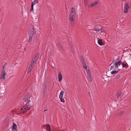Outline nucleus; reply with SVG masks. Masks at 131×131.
<instances>
[{
    "label": "nucleus",
    "instance_id": "nucleus-26",
    "mask_svg": "<svg viewBox=\"0 0 131 131\" xmlns=\"http://www.w3.org/2000/svg\"><path fill=\"white\" fill-rule=\"evenodd\" d=\"M85 70L86 71L88 74V77L89 76H91V74L89 69H86Z\"/></svg>",
    "mask_w": 131,
    "mask_h": 131
},
{
    "label": "nucleus",
    "instance_id": "nucleus-24",
    "mask_svg": "<svg viewBox=\"0 0 131 131\" xmlns=\"http://www.w3.org/2000/svg\"><path fill=\"white\" fill-rule=\"evenodd\" d=\"M122 67L123 68H124L126 67L128 68V66L127 63H125L124 62L122 63Z\"/></svg>",
    "mask_w": 131,
    "mask_h": 131
},
{
    "label": "nucleus",
    "instance_id": "nucleus-23",
    "mask_svg": "<svg viewBox=\"0 0 131 131\" xmlns=\"http://www.w3.org/2000/svg\"><path fill=\"white\" fill-rule=\"evenodd\" d=\"M39 56V53H37V54L34 56L33 58H34L37 61Z\"/></svg>",
    "mask_w": 131,
    "mask_h": 131
},
{
    "label": "nucleus",
    "instance_id": "nucleus-42",
    "mask_svg": "<svg viewBox=\"0 0 131 131\" xmlns=\"http://www.w3.org/2000/svg\"><path fill=\"white\" fill-rule=\"evenodd\" d=\"M101 32H104V31H103V30H102L101 31Z\"/></svg>",
    "mask_w": 131,
    "mask_h": 131
},
{
    "label": "nucleus",
    "instance_id": "nucleus-29",
    "mask_svg": "<svg viewBox=\"0 0 131 131\" xmlns=\"http://www.w3.org/2000/svg\"><path fill=\"white\" fill-rule=\"evenodd\" d=\"M63 93H64V92L63 91H61L60 93V94H59V98H60L61 97H62Z\"/></svg>",
    "mask_w": 131,
    "mask_h": 131
},
{
    "label": "nucleus",
    "instance_id": "nucleus-46",
    "mask_svg": "<svg viewBox=\"0 0 131 131\" xmlns=\"http://www.w3.org/2000/svg\"><path fill=\"white\" fill-rule=\"evenodd\" d=\"M47 110H45L44 111H47Z\"/></svg>",
    "mask_w": 131,
    "mask_h": 131
},
{
    "label": "nucleus",
    "instance_id": "nucleus-35",
    "mask_svg": "<svg viewBox=\"0 0 131 131\" xmlns=\"http://www.w3.org/2000/svg\"><path fill=\"white\" fill-rule=\"evenodd\" d=\"M124 111H121L119 112V115L120 116L124 114Z\"/></svg>",
    "mask_w": 131,
    "mask_h": 131
},
{
    "label": "nucleus",
    "instance_id": "nucleus-34",
    "mask_svg": "<svg viewBox=\"0 0 131 131\" xmlns=\"http://www.w3.org/2000/svg\"><path fill=\"white\" fill-rule=\"evenodd\" d=\"M116 62L119 66H120L121 64H122V63L121 61H118Z\"/></svg>",
    "mask_w": 131,
    "mask_h": 131
},
{
    "label": "nucleus",
    "instance_id": "nucleus-2",
    "mask_svg": "<svg viewBox=\"0 0 131 131\" xmlns=\"http://www.w3.org/2000/svg\"><path fill=\"white\" fill-rule=\"evenodd\" d=\"M36 29L32 26V28H31L30 30L28 32L29 38L28 39V42L29 43H30L32 39L33 35H35L36 34Z\"/></svg>",
    "mask_w": 131,
    "mask_h": 131
},
{
    "label": "nucleus",
    "instance_id": "nucleus-7",
    "mask_svg": "<svg viewBox=\"0 0 131 131\" xmlns=\"http://www.w3.org/2000/svg\"><path fill=\"white\" fill-rule=\"evenodd\" d=\"M129 9V5L128 2L125 3L124 5V13H127Z\"/></svg>",
    "mask_w": 131,
    "mask_h": 131
},
{
    "label": "nucleus",
    "instance_id": "nucleus-47",
    "mask_svg": "<svg viewBox=\"0 0 131 131\" xmlns=\"http://www.w3.org/2000/svg\"><path fill=\"white\" fill-rule=\"evenodd\" d=\"M129 55H130V56H131V54H129Z\"/></svg>",
    "mask_w": 131,
    "mask_h": 131
},
{
    "label": "nucleus",
    "instance_id": "nucleus-6",
    "mask_svg": "<svg viewBox=\"0 0 131 131\" xmlns=\"http://www.w3.org/2000/svg\"><path fill=\"white\" fill-rule=\"evenodd\" d=\"M102 29V26L100 25H98L95 26L94 29H91V30H94L97 32Z\"/></svg>",
    "mask_w": 131,
    "mask_h": 131
},
{
    "label": "nucleus",
    "instance_id": "nucleus-22",
    "mask_svg": "<svg viewBox=\"0 0 131 131\" xmlns=\"http://www.w3.org/2000/svg\"><path fill=\"white\" fill-rule=\"evenodd\" d=\"M79 111L80 113L82 115H83L85 113V111L84 109L83 108H81L79 110Z\"/></svg>",
    "mask_w": 131,
    "mask_h": 131
},
{
    "label": "nucleus",
    "instance_id": "nucleus-12",
    "mask_svg": "<svg viewBox=\"0 0 131 131\" xmlns=\"http://www.w3.org/2000/svg\"><path fill=\"white\" fill-rule=\"evenodd\" d=\"M75 15L70 14L69 16V20L70 21H74V18Z\"/></svg>",
    "mask_w": 131,
    "mask_h": 131
},
{
    "label": "nucleus",
    "instance_id": "nucleus-32",
    "mask_svg": "<svg viewBox=\"0 0 131 131\" xmlns=\"http://www.w3.org/2000/svg\"><path fill=\"white\" fill-rule=\"evenodd\" d=\"M81 60L82 62H85L84 58L83 56H81Z\"/></svg>",
    "mask_w": 131,
    "mask_h": 131
},
{
    "label": "nucleus",
    "instance_id": "nucleus-41",
    "mask_svg": "<svg viewBox=\"0 0 131 131\" xmlns=\"http://www.w3.org/2000/svg\"><path fill=\"white\" fill-rule=\"evenodd\" d=\"M90 92H88V94L89 95V96H90Z\"/></svg>",
    "mask_w": 131,
    "mask_h": 131
},
{
    "label": "nucleus",
    "instance_id": "nucleus-4",
    "mask_svg": "<svg viewBox=\"0 0 131 131\" xmlns=\"http://www.w3.org/2000/svg\"><path fill=\"white\" fill-rule=\"evenodd\" d=\"M34 14H33L32 16V19H34L35 20V21L38 20V16L39 14V12H40L39 10L38 9L37 10L36 13V11L34 9Z\"/></svg>",
    "mask_w": 131,
    "mask_h": 131
},
{
    "label": "nucleus",
    "instance_id": "nucleus-11",
    "mask_svg": "<svg viewBox=\"0 0 131 131\" xmlns=\"http://www.w3.org/2000/svg\"><path fill=\"white\" fill-rule=\"evenodd\" d=\"M12 127V130L13 131H17V125L14 123H13Z\"/></svg>",
    "mask_w": 131,
    "mask_h": 131
},
{
    "label": "nucleus",
    "instance_id": "nucleus-19",
    "mask_svg": "<svg viewBox=\"0 0 131 131\" xmlns=\"http://www.w3.org/2000/svg\"><path fill=\"white\" fill-rule=\"evenodd\" d=\"M58 81L59 82L61 81L62 80V76L61 74V73L59 72L58 75Z\"/></svg>",
    "mask_w": 131,
    "mask_h": 131
},
{
    "label": "nucleus",
    "instance_id": "nucleus-1",
    "mask_svg": "<svg viewBox=\"0 0 131 131\" xmlns=\"http://www.w3.org/2000/svg\"><path fill=\"white\" fill-rule=\"evenodd\" d=\"M21 107L17 111V113L18 114H22L26 113L27 111L30 109L32 107L31 104L30 105H27L21 106Z\"/></svg>",
    "mask_w": 131,
    "mask_h": 131
},
{
    "label": "nucleus",
    "instance_id": "nucleus-5",
    "mask_svg": "<svg viewBox=\"0 0 131 131\" xmlns=\"http://www.w3.org/2000/svg\"><path fill=\"white\" fill-rule=\"evenodd\" d=\"M110 71H111V74H114L117 73L118 70L115 67H114V66H111L110 68Z\"/></svg>",
    "mask_w": 131,
    "mask_h": 131
},
{
    "label": "nucleus",
    "instance_id": "nucleus-20",
    "mask_svg": "<svg viewBox=\"0 0 131 131\" xmlns=\"http://www.w3.org/2000/svg\"><path fill=\"white\" fill-rule=\"evenodd\" d=\"M70 14H72L76 15V14L75 10V8H73V7L72 8V9H71V12Z\"/></svg>",
    "mask_w": 131,
    "mask_h": 131
},
{
    "label": "nucleus",
    "instance_id": "nucleus-45",
    "mask_svg": "<svg viewBox=\"0 0 131 131\" xmlns=\"http://www.w3.org/2000/svg\"><path fill=\"white\" fill-rule=\"evenodd\" d=\"M24 50L25 51L26 50V48H25L24 49Z\"/></svg>",
    "mask_w": 131,
    "mask_h": 131
},
{
    "label": "nucleus",
    "instance_id": "nucleus-10",
    "mask_svg": "<svg viewBox=\"0 0 131 131\" xmlns=\"http://www.w3.org/2000/svg\"><path fill=\"white\" fill-rule=\"evenodd\" d=\"M112 63H113V65L114 66V67H115L116 69H117V70L118 71L120 70V69H118V64L117 63V62L115 61L114 60H113V61L112 62V63L110 64V65L112 64Z\"/></svg>",
    "mask_w": 131,
    "mask_h": 131
},
{
    "label": "nucleus",
    "instance_id": "nucleus-39",
    "mask_svg": "<svg viewBox=\"0 0 131 131\" xmlns=\"http://www.w3.org/2000/svg\"><path fill=\"white\" fill-rule=\"evenodd\" d=\"M6 64H7V63H5L4 64L3 66V71H4V69L5 68V66Z\"/></svg>",
    "mask_w": 131,
    "mask_h": 131
},
{
    "label": "nucleus",
    "instance_id": "nucleus-30",
    "mask_svg": "<svg viewBox=\"0 0 131 131\" xmlns=\"http://www.w3.org/2000/svg\"><path fill=\"white\" fill-rule=\"evenodd\" d=\"M122 93V92H118L117 94V97L118 98L121 96V94Z\"/></svg>",
    "mask_w": 131,
    "mask_h": 131
},
{
    "label": "nucleus",
    "instance_id": "nucleus-15",
    "mask_svg": "<svg viewBox=\"0 0 131 131\" xmlns=\"http://www.w3.org/2000/svg\"><path fill=\"white\" fill-rule=\"evenodd\" d=\"M98 3V2L96 1L94 2L93 3L91 4H90L89 7L90 8H91L94 6H95L96 4Z\"/></svg>",
    "mask_w": 131,
    "mask_h": 131
},
{
    "label": "nucleus",
    "instance_id": "nucleus-36",
    "mask_svg": "<svg viewBox=\"0 0 131 131\" xmlns=\"http://www.w3.org/2000/svg\"><path fill=\"white\" fill-rule=\"evenodd\" d=\"M88 0H84V2L85 5L86 6L88 4Z\"/></svg>",
    "mask_w": 131,
    "mask_h": 131
},
{
    "label": "nucleus",
    "instance_id": "nucleus-27",
    "mask_svg": "<svg viewBox=\"0 0 131 131\" xmlns=\"http://www.w3.org/2000/svg\"><path fill=\"white\" fill-rule=\"evenodd\" d=\"M47 86L45 85L44 88V90L43 91V93L44 94V95H45V93L46 94L47 89Z\"/></svg>",
    "mask_w": 131,
    "mask_h": 131
},
{
    "label": "nucleus",
    "instance_id": "nucleus-38",
    "mask_svg": "<svg viewBox=\"0 0 131 131\" xmlns=\"http://www.w3.org/2000/svg\"><path fill=\"white\" fill-rule=\"evenodd\" d=\"M71 49L72 50L73 53H75V51H74V48L73 47H71Z\"/></svg>",
    "mask_w": 131,
    "mask_h": 131
},
{
    "label": "nucleus",
    "instance_id": "nucleus-9",
    "mask_svg": "<svg viewBox=\"0 0 131 131\" xmlns=\"http://www.w3.org/2000/svg\"><path fill=\"white\" fill-rule=\"evenodd\" d=\"M38 0H34L33 2H32L31 3V9H30V11L31 12L33 11V6L34 4L36 3H38Z\"/></svg>",
    "mask_w": 131,
    "mask_h": 131
},
{
    "label": "nucleus",
    "instance_id": "nucleus-40",
    "mask_svg": "<svg viewBox=\"0 0 131 131\" xmlns=\"http://www.w3.org/2000/svg\"><path fill=\"white\" fill-rule=\"evenodd\" d=\"M131 8V4H130V5H129V9Z\"/></svg>",
    "mask_w": 131,
    "mask_h": 131
},
{
    "label": "nucleus",
    "instance_id": "nucleus-8",
    "mask_svg": "<svg viewBox=\"0 0 131 131\" xmlns=\"http://www.w3.org/2000/svg\"><path fill=\"white\" fill-rule=\"evenodd\" d=\"M102 78L104 79V81H108L110 80L111 78L110 76H108L106 75H103L102 77Z\"/></svg>",
    "mask_w": 131,
    "mask_h": 131
},
{
    "label": "nucleus",
    "instance_id": "nucleus-18",
    "mask_svg": "<svg viewBox=\"0 0 131 131\" xmlns=\"http://www.w3.org/2000/svg\"><path fill=\"white\" fill-rule=\"evenodd\" d=\"M36 61L37 60H36L34 58H33L30 64L34 66Z\"/></svg>",
    "mask_w": 131,
    "mask_h": 131
},
{
    "label": "nucleus",
    "instance_id": "nucleus-16",
    "mask_svg": "<svg viewBox=\"0 0 131 131\" xmlns=\"http://www.w3.org/2000/svg\"><path fill=\"white\" fill-rule=\"evenodd\" d=\"M34 66L31 65V64L30 65L27 71V73H29L31 71Z\"/></svg>",
    "mask_w": 131,
    "mask_h": 131
},
{
    "label": "nucleus",
    "instance_id": "nucleus-43",
    "mask_svg": "<svg viewBox=\"0 0 131 131\" xmlns=\"http://www.w3.org/2000/svg\"><path fill=\"white\" fill-rule=\"evenodd\" d=\"M52 68L55 69H56V68H54V67H53V66H52Z\"/></svg>",
    "mask_w": 131,
    "mask_h": 131
},
{
    "label": "nucleus",
    "instance_id": "nucleus-48",
    "mask_svg": "<svg viewBox=\"0 0 131 131\" xmlns=\"http://www.w3.org/2000/svg\"><path fill=\"white\" fill-rule=\"evenodd\" d=\"M107 73V72H106V73Z\"/></svg>",
    "mask_w": 131,
    "mask_h": 131
},
{
    "label": "nucleus",
    "instance_id": "nucleus-25",
    "mask_svg": "<svg viewBox=\"0 0 131 131\" xmlns=\"http://www.w3.org/2000/svg\"><path fill=\"white\" fill-rule=\"evenodd\" d=\"M75 20L73 21H71L70 24H71V26L72 27H73L75 26Z\"/></svg>",
    "mask_w": 131,
    "mask_h": 131
},
{
    "label": "nucleus",
    "instance_id": "nucleus-31",
    "mask_svg": "<svg viewBox=\"0 0 131 131\" xmlns=\"http://www.w3.org/2000/svg\"><path fill=\"white\" fill-rule=\"evenodd\" d=\"M120 77V76L119 75H116V77L114 78V79L115 80H116L118 79Z\"/></svg>",
    "mask_w": 131,
    "mask_h": 131
},
{
    "label": "nucleus",
    "instance_id": "nucleus-13",
    "mask_svg": "<svg viewBox=\"0 0 131 131\" xmlns=\"http://www.w3.org/2000/svg\"><path fill=\"white\" fill-rule=\"evenodd\" d=\"M98 43L100 46L103 45L105 44L104 42H103L102 40L101 39H99L98 40Z\"/></svg>",
    "mask_w": 131,
    "mask_h": 131
},
{
    "label": "nucleus",
    "instance_id": "nucleus-33",
    "mask_svg": "<svg viewBox=\"0 0 131 131\" xmlns=\"http://www.w3.org/2000/svg\"><path fill=\"white\" fill-rule=\"evenodd\" d=\"M60 100V101L61 102L64 103L65 102V101L62 98V97L59 98Z\"/></svg>",
    "mask_w": 131,
    "mask_h": 131
},
{
    "label": "nucleus",
    "instance_id": "nucleus-3",
    "mask_svg": "<svg viewBox=\"0 0 131 131\" xmlns=\"http://www.w3.org/2000/svg\"><path fill=\"white\" fill-rule=\"evenodd\" d=\"M23 101L24 104L27 105H29V103L30 102V97L26 95H25L23 99Z\"/></svg>",
    "mask_w": 131,
    "mask_h": 131
},
{
    "label": "nucleus",
    "instance_id": "nucleus-44",
    "mask_svg": "<svg viewBox=\"0 0 131 131\" xmlns=\"http://www.w3.org/2000/svg\"><path fill=\"white\" fill-rule=\"evenodd\" d=\"M46 125H44L43 126L44 127H45V126Z\"/></svg>",
    "mask_w": 131,
    "mask_h": 131
},
{
    "label": "nucleus",
    "instance_id": "nucleus-28",
    "mask_svg": "<svg viewBox=\"0 0 131 131\" xmlns=\"http://www.w3.org/2000/svg\"><path fill=\"white\" fill-rule=\"evenodd\" d=\"M82 63L84 68L85 69H87V66H86V64H85V62H82Z\"/></svg>",
    "mask_w": 131,
    "mask_h": 131
},
{
    "label": "nucleus",
    "instance_id": "nucleus-37",
    "mask_svg": "<svg viewBox=\"0 0 131 131\" xmlns=\"http://www.w3.org/2000/svg\"><path fill=\"white\" fill-rule=\"evenodd\" d=\"M88 77V79L90 82H91L92 81V78L91 77V76H89Z\"/></svg>",
    "mask_w": 131,
    "mask_h": 131
},
{
    "label": "nucleus",
    "instance_id": "nucleus-21",
    "mask_svg": "<svg viewBox=\"0 0 131 131\" xmlns=\"http://www.w3.org/2000/svg\"><path fill=\"white\" fill-rule=\"evenodd\" d=\"M46 131H51L50 126L49 124L46 125Z\"/></svg>",
    "mask_w": 131,
    "mask_h": 131
},
{
    "label": "nucleus",
    "instance_id": "nucleus-17",
    "mask_svg": "<svg viewBox=\"0 0 131 131\" xmlns=\"http://www.w3.org/2000/svg\"><path fill=\"white\" fill-rule=\"evenodd\" d=\"M57 46L61 50L63 51H64V49L61 44L60 43H58L57 44Z\"/></svg>",
    "mask_w": 131,
    "mask_h": 131
},
{
    "label": "nucleus",
    "instance_id": "nucleus-14",
    "mask_svg": "<svg viewBox=\"0 0 131 131\" xmlns=\"http://www.w3.org/2000/svg\"><path fill=\"white\" fill-rule=\"evenodd\" d=\"M3 74H2L0 78L1 79H2L3 80H4L5 79V77L6 76V74L5 72L4 71H3L2 72V73H3Z\"/></svg>",
    "mask_w": 131,
    "mask_h": 131
}]
</instances>
